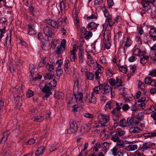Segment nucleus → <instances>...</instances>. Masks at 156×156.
Returning <instances> with one entry per match:
<instances>
[{"label":"nucleus","mask_w":156,"mask_h":156,"mask_svg":"<svg viewBox=\"0 0 156 156\" xmlns=\"http://www.w3.org/2000/svg\"><path fill=\"white\" fill-rule=\"evenodd\" d=\"M9 134V133L8 131L4 133L3 136L2 138V141H3V142H5L8 139Z\"/></svg>","instance_id":"24"},{"label":"nucleus","mask_w":156,"mask_h":156,"mask_svg":"<svg viewBox=\"0 0 156 156\" xmlns=\"http://www.w3.org/2000/svg\"><path fill=\"white\" fill-rule=\"evenodd\" d=\"M89 99V102L95 104L96 102V97L94 96L93 92H92Z\"/></svg>","instance_id":"20"},{"label":"nucleus","mask_w":156,"mask_h":156,"mask_svg":"<svg viewBox=\"0 0 156 156\" xmlns=\"http://www.w3.org/2000/svg\"><path fill=\"white\" fill-rule=\"evenodd\" d=\"M60 10L61 12H63L65 10V3L62 1L60 2L59 4Z\"/></svg>","instance_id":"37"},{"label":"nucleus","mask_w":156,"mask_h":156,"mask_svg":"<svg viewBox=\"0 0 156 156\" xmlns=\"http://www.w3.org/2000/svg\"><path fill=\"white\" fill-rule=\"evenodd\" d=\"M113 102L112 101H108L105 105V107L108 109H110L113 106Z\"/></svg>","instance_id":"42"},{"label":"nucleus","mask_w":156,"mask_h":156,"mask_svg":"<svg viewBox=\"0 0 156 156\" xmlns=\"http://www.w3.org/2000/svg\"><path fill=\"white\" fill-rule=\"evenodd\" d=\"M119 70L121 72L123 73H126L127 72V69L126 68V65L123 66L121 64L120 66H119Z\"/></svg>","instance_id":"29"},{"label":"nucleus","mask_w":156,"mask_h":156,"mask_svg":"<svg viewBox=\"0 0 156 156\" xmlns=\"http://www.w3.org/2000/svg\"><path fill=\"white\" fill-rule=\"evenodd\" d=\"M97 67L98 69L97 72L101 73L103 68L102 66L97 63Z\"/></svg>","instance_id":"58"},{"label":"nucleus","mask_w":156,"mask_h":156,"mask_svg":"<svg viewBox=\"0 0 156 156\" xmlns=\"http://www.w3.org/2000/svg\"><path fill=\"white\" fill-rule=\"evenodd\" d=\"M138 87H140L142 90H145V87L144 84L140 81L138 83Z\"/></svg>","instance_id":"56"},{"label":"nucleus","mask_w":156,"mask_h":156,"mask_svg":"<svg viewBox=\"0 0 156 156\" xmlns=\"http://www.w3.org/2000/svg\"><path fill=\"white\" fill-rule=\"evenodd\" d=\"M44 148V146H42L38 148L36 151V155H39L42 154Z\"/></svg>","instance_id":"28"},{"label":"nucleus","mask_w":156,"mask_h":156,"mask_svg":"<svg viewBox=\"0 0 156 156\" xmlns=\"http://www.w3.org/2000/svg\"><path fill=\"white\" fill-rule=\"evenodd\" d=\"M22 85L16 86L12 88V92H15L14 94L16 93H18L20 92H22Z\"/></svg>","instance_id":"10"},{"label":"nucleus","mask_w":156,"mask_h":156,"mask_svg":"<svg viewBox=\"0 0 156 156\" xmlns=\"http://www.w3.org/2000/svg\"><path fill=\"white\" fill-rule=\"evenodd\" d=\"M113 102L112 101H108L105 105V107L108 109H110L113 106Z\"/></svg>","instance_id":"44"},{"label":"nucleus","mask_w":156,"mask_h":156,"mask_svg":"<svg viewBox=\"0 0 156 156\" xmlns=\"http://www.w3.org/2000/svg\"><path fill=\"white\" fill-rule=\"evenodd\" d=\"M149 57L147 56H144L140 58V63L142 64H145L148 61Z\"/></svg>","instance_id":"31"},{"label":"nucleus","mask_w":156,"mask_h":156,"mask_svg":"<svg viewBox=\"0 0 156 156\" xmlns=\"http://www.w3.org/2000/svg\"><path fill=\"white\" fill-rule=\"evenodd\" d=\"M127 123L128 126L133 125L134 123V118H128L127 120Z\"/></svg>","instance_id":"33"},{"label":"nucleus","mask_w":156,"mask_h":156,"mask_svg":"<svg viewBox=\"0 0 156 156\" xmlns=\"http://www.w3.org/2000/svg\"><path fill=\"white\" fill-rule=\"evenodd\" d=\"M63 73V70L59 67H57L55 71V73L56 76L59 77H60Z\"/></svg>","instance_id":"27"},{"label":"nucleus","mask_w":156,"mask_h":156,"mask_svg":"<svg viewBox=\"0 0 156 156\" xmlns=\"http://www.w3.org/2000/svg\"><path fill=\"white\" fill-rule=\"evenodd\" d=\"M98 25V24H97L93 22H92L88 24L87 28L89 30H91L96 28Z\"/></svg>","instance_id":"13"},{"label":"nucleus","mask_w":156,"mask_h":156,"mask_svg":"<svg viewBox=\"0 0 156 156\" xmlns=\"http://www.w3.org/2000/svg\"><path fill=\"white\" fill-rule=\"evenodd\" d=\"M152 39V37L150 35H144L143 37V41L145 44H147L149 41H150Z\"/></svg>","instance_id":"16"},{"label":"nucleus","mask_w":156,"mask_h":156,"mask_svg":"<svg viewBox=\"0 0 156 156\" xmlns=\"http://www.w3.org/2000/svg\"><path fill=\"white\" fill-rule=\"evenodd\" d=\"M122 109L123 111H126L129 109V106L128 104H125L123 105L122 106Z\"/></svg>","instance_id":"63"},{"label":"nucleus","mask_w":156,"mask_h":156,"mask_svg":"<svg viewBox=\"0 0 156 156\" xmlns=\"http://www.w3.org/2000/svg\"><path fill=\"white\" fill-rule=\"evenodd\" d=\"M149 34L152 37V39L154 41L156 40V28L154 26L151 27L149 31Z\"/></svg>","instance_id":"7"},{"label":"nucleus","mask_w":156,"mask_h":156,"mask_svg":"<svg viewBox=\"0 0 156 156\" xmlns=\"http://www.w3.org/2000/svg\"><path fill=\"white\" fill-rule=\"evenodd\" d=\"M112 70L109 68L106 72V76L108 77H110L112 76L113 74L112 73Z\"/></svg>","instance_id":"57"},{"label":"nucleus","mask_w":156,"mask_h":156,"mask_svg":"<svg viewBox=\"0 0 156 156\" xmlns=\"http://www.w3.org/2000/svg\"><path fill=\"white\" fill-rule=\"evenodd\" d=\"M40 86L41 87H44L42 89V91L44 92H49L51 91V87L49 85L48 83H46V82L42 81L40 83Z\"/></svg>","instance_id":"6"},{"label":"nucleus","mask_w":156,"mask_h":156,"mask_svg":"<svg viewBox=\"0 0 156 156\" xmlns=\"http://www.w3.org/2000/svg\"><path fill=\"white\" fill-rule=\"evenodd\" d=\"M92 35V33L90 31H86L83 34L84 37L85 39H87L88 37L91 36Z\"/></svg>","instance_id":"53"},{"label":"nucleus","mask_w":156,"mask_h":156,"mask_svg":"<svg viewBox=\"0 0 156 156\" xmlns=\"http://www.w3.org/2000/svg\"><path fill=\"white\" fill-rule=\"evenodd\" d=\"M137 147L136 145L128 144L125 146V149L128 151H133L136 150Z\"/></svg>","instance_id":"11"},{"label":"nucleus","mask_w":156,"mask_h":156,"mask_svg":"<svg viewBox=\"0 0 156 156\" xmlns=\"http://www.w3.org/2000/svg\"><path fill=\"white\" fill-rule=\"evenodd\" d=\"M69 124V128L67 130V133L70 134L76 131L78 129V126L76 121L73 120H71Z\"/></svg>","instance_id":"2"},{"label":"nucleus","mask_w":156,"mask_h":156,"mask_svg":"<svg viewBox=\"0 0 156 156\" xmlns=\"http://www.w3.org/2000/svg\"><path fill=\"white\" fill-rule=\"evenodd\" d=\"M111 139L114 142H117V141L119 140L120 139L119 138L118 136V135L116 133L112 136Z\"/></svg>","instance_id":"30"},{"label":"nucleus","mask_w":156,"mask_h":156,"mask_svg":"<svg viewBox=\"0 0 156 156\" xmlns=\"http://www.w3.org/2000/svg\"><path fill=\"white\" fill-rule=\"evenodd\" d=\"M101 93L102 94H106L109 93L110 91H111V93L112 94V88L108 84H105L101 85Z\"/></svg>","instance_id":"4"},{"label":"nucleus","mask_w":156,"mask_h":156,"mask_svg":"<svg viewBox=\"0 0 156 156\" xmlns=\"http://www.w3.org/2000/svg\"><path fill=\"white\" fill-rule=\"evenodd\" d=\"M102 10L105 17H108L109 16V14L107 10L105 8H103Z\"/></svg>","instance_id":"59"},{"label":"nucleus","mask_w":156,"mask_h":156,"mask_svg":"<svg viewBox=\"0 0 156 156\" xmlns=\"http://www.w3.org/2000/svg\"><path fill=\"white\" fill-rule=\"evenodd\" d=\"M111 34L109 32L106 35V38L105 37V34H103V36L104 37L103 40L109 41L111 38Z\"/></svg>","instance_id":"45"},{"label":"nucleus","mask_w":156,"mask_h":156,"mask_svg":"<svg viewBox=\"0 0 156 156\" xmlns=\"http://www.w3.org/2000/svg\"><path fill=\"white\" fill-rule=\"evenodd\" d=\"M120 125L119 126L121 127H123L127 126V121L125 119H121L119 122Z\"/></svg>","instance_id":"25"},{"label":"nucleus","mask_w":156,"mask_h":156,"mask_svg":"<svg viewBox=\"0 0 156 156\" xmlns=\"http://www.w3.org/2000/svg\"><path fill=\"white\" fill-rule=\"evenodd\" d=\"M22 99L20 96H18L16 98V103L18 106H20L22 104Z\"/></svg>","instance_id":"50"},{"label":"nucleus","mask_w":156,"mask_h":156,"mask_svg":"<svg viewBox=\"0 0 156 156\" xmlns=\"http://www.w3.org/2000/svg\"><path fill=\"white\" fill-rule=\"evenodd\" d=\"M117 142L116 145L119 147H125V146H126V144H124L123 142L120 140V139H119V140L117 141Z\"/></svg>","instance_id":"35"},{"label":"nucleus","mask_w":156,"mask_h":156,"mask_svg":"<svg viewBox=\"0 0 156 156\" xmlns=\"http://www.w3.org/2000/svg\"><path fill=\"white\" fill-rule=\"evenodd\" d=\"M5 108L4 101L1 100L0 101V115Z\"/></svg>","instance_id":"39"},{"label":"nucleus","mask_w":156,"mask_h":156,"mask_svg":"<svg viewBox=\"0 0 156 156\" xmlns=\"http://www.w3.org/2000/svg\"><path fill=\"white\" fill-rule=\"evenodd\" d=\"M101 85H99L98 87H96L93 89V94L95 93V94H97L98 93L99 90H100L101 92Z\"/></svg>","instance_id":"47"},{"label":"nucleus","mask_w":156,"mask_h":156,"mask_svg":"<svg viewBox=\"0 0 156 156\" xmlns=\"http://www.w3.org/2000/svg\"><path fill=\"white\" fill-rule=\"evenodd\" d=\"M46 68L47 69H48L49 71V72H54V66L53 65L47 64L46 66Z\"/></svg>","instance_id":"32"},{"label":"nucleus","mask_w":156,"mask_h":156,"mask_svg":"<svg viewBox=\"0 0 156 156\" xmlns=\"http://www.w3.org/2000/svg\"><path fill=\"white\" fill-rule=\"evenodd\" d=\"M87 79L90 80H93L94 79V74L89 72H87L85 73Z\"/></svg>","instance_id":"21"},{"label":"nucleus","mask_w":156,"mask_h":156,"mask_svg":"<svg viewBox=\"0 0 156 156\" xmlns=\"http://www.w3.org/2000/svg\"><path fill=\"white\" fill-rule=\"evenodd\" d=\"M55 75L54 72H51L46 74L44 76V78L46 80H51L52 79Z\"/></svg>","instance_id":"17"},{"label":"nucleus","mask_w":156,"mask_h":156,"mask_svg":"<svg viewBox=\"0 0 156 156\" xmlns=\"http://www.w3.org/2000/svg\"><path fill=\"white\" fill-rule=\"evenodd\" d=\"M149 75H151L153 76H156V69L154 70H152L150 71Z\"/></svg>","instance_id":"64"},{"label":"nucleus","mask_w":156,"mask_h":156,"mask_svg":"<svg viewBox=\"0 0 156 156\" xmlns=\"http://www.w3.org/2000/svg\"><path fill=\"white\" fill-rule=\"evenodd\" d=\"M76 51V48L75 47H73V49L71 51V55L70 56V61L73 62L74 61L76 58L75 51Z\"/></svg>","instance_id":"15"},{"label":"nucleus","mask_w":156,"mask_h":156,"mask_svg":"<svg viewBox=\"0 0 156 156\" xmlns=\"http://www.w3.org/2000/svg\"><path fill=\"white\" fill-rule=\"evenodd\" d=\"M59 145L58 143H55L54 144H51L50 145L49 149L51 152H52L58 149Z\"/></svg>","instance_id":"19"},{"label":"nucleus","mask_w":156,"mask_h":156,"mask_svg":"<svg viewBox=\"0 0 156 156\" xmlns=\"http://www.w3.org/2000/svg\"><path fill=\"white\" fill-rule=\"evenodd\" d=\"M48 24L55 28H57L58 27V24L57 22L51 20H48L47 21Z\"/></svg>","instance_id":"12"},{"label":"nucleus","mask_w":156,"mask_h":156,"mask_svg":"<svg viewBox=\"0 0 156 156\" xmlns=\"http://www.w3.org/2000/svg\"><path fill=\"white\" fill-rule=\"evenodd\" d=\"M142 4L143 6L142 9L143 11H148L149 10H151L150 7H149V5H145V3H143Z\"/></svg>","instance_id":"54"},{"label":"nucleus","mask_w":156,"mask_h":156,"mask_svg":"<svg viewBox=\"0 0 156 156\" xmlns=\"http://www.w3.org/2000/svg\"><path fill=\"white\" fill-rule=\"evenodd\" d=\"M33 95L34 93L33 92L30 90H28L27 92L26 96L27 98H30L33 96Z\"/></svg>","instance_id":"55"},{"label":"nucleus","mask_w":156,"mask_h":156,"mask_svg":"<svg viewBox=\"0 0 156 156\" xmlns=\"http://www.w3.org/2000/svg\"><path fill=\"white\" fill-rule=\"evenodd\" d=\"M64 46L61 43V44L59 47H57V49L56 50V53L57 54H59L62 53L63 51L64 50Z\"/></svg>","instance_id":"14"},{"label":"nucleus","mask_w":156,"mask_h":156,"mask_svg":"<svg viewBox=\"0 0 156 156\" xmlns=\"http://www.w3.org/2000/svg\"><path fill=\"white\" fill-rule=\"evenodd\" d=\"M103 41L106 48L108 49L110 48L111 46V44L109 41L106 40H103Z\"/></svg>","instance_id":"48"},{"label":"nucleus","mask_w":156,"mask_h":156,"mask_svg":"<svg viewBox=\"0 0 156 156\" xmlns=\"http://www.w3.org/2000/svg\"><path fill=\"white\" fill-rule=\"evenodd\" d=\"M76 101H80L82 100L83 98V94L81 93L78 92L77 94H74Z\"/></svg>","instance_id":"23"},{"label":"nucleus","mask_w":156,"mask_h":156,"mask_svg":"<svg viewBox=\"0 0 156 156\" xmlns=\"http://www.w3.org/2000/svg\"><path fill=\"white\" fill-rule=\"evenodd\" d=\"M64 94L62 92H58L55 94V96L58 99L62 98L64 97Z\"/></svg>","instance_id":"40"},{"label":"nucleus","mask_w":156,"mask_h":156,"mask_svg":"<svg viewBox=\"0 0 156 156\" xmlns=\"http://www.w3.org/2000/svg\"><path fill=\"white\" fill-rule=\"evenodd\" d=\"M123 104L122 103H116V105L117 106L114 110L111 111V113L113 115H116L118 113L119 111L122 108Z\"/></svg>","instance_id":"8"},{"label":"nucleus","mask_w":156,"mask_h":156,"mask_svg":"<svg viewBox=\"0 0 156 156\" xmlns=\"http://www.w3.org/2000/svg\"><path fill=\"white\" fill-rule=\"evenodd\" d=\"M112 61L114 63H116L118 67H119V66H120L121 63L120 59L118 58H114L113 59Z\"/></svg>","instance_id":"49"},{"label":"nucleus","mask_w":156,"mask_h":156,"mask_svg":"<svg viewBox=\"0 0 156 156\" xmlns=\"http://www.w3.org/2000/svg\"><path fill=\"white\" fill-rule=\"evenodd\" d=\"M144 117V115L143 114L142 112H141L139 113L137 115H136V118L140 120V121H142L143 120Z\"/></svg>","instance_id":"36"},{"label":"nucleus","mask_w":156,"mask_h":156,"mask_svg":"<svg viewBox=\"0 0 156 156\" xmlns=\"http://www.w3.org/2000/svg\"><path fill=\"white\" fill-rule=\"evenodd\" d=\"M151 81V80L150 77H146L145 79L144 80L145 83L146 84H150Z\"/></svg>","instance_id":"61"},{"label":"nucleus","mask_w":156,"mask_h":156,"mask_svg":"<svg viewBox=\"0 0 156 156\" xmlns=\"http://www.w3.org/2000/svg\"><path fill=\"white\" fill-rule=\"evenodd\" d=\"M43 32L48 37H51L54 35L52 29L49 27L46 26L43 28Z\"/></svg>","instance_id":"5"},{"label":"nucleus","mask_w":156,"mask_h":156,"mask_svg":"<svg viewBox=\"0 0 156 156\" xmlns=\"http://www.w3.org/2000/svg\"><path fill=\"white\" fill-rule=\"evenodd\" d=\"M101 118L103 121L101 123V126H106V124L107 123L108 121L109 120V116L107 115L102 114Z\"/></svg>","instance_id":"9"},{"label":"nucleus","mask_w":156,"mask_h":156,"mask_svg":"<svg viewBox=\"0 0 156 156\" xmlns=\"http://www.w3.org/2000/svg\"><path fill=\"white\" fill-rule=\"evenodd\" d=\"M58 79L54 78L52 81H51L50 83H48L49 85L51 87H55L57 85V82L58 81Z\"/></svg>","instance_id":"22"},{"label":"nucleus","mask_w":156,"mask_h":156,"mask_svg":"<svg viewBox=\"0 0 156 156\" xmlns=\"http://www.w3.org/2000/svg\"><path fill=\"white\" fill-rule=\"evenodd\" d=\"M124 43H125V45L126 47H129L131 46L132 44V41L130 38L129 37H127L126 41H123Z\"/></svg>","instance_id":"26"},{"label":"nucleus","mask_w":156,"mask_h":156,"mask_svg":"<svg viewBox=\"0 0 156 156\" xmlns=\"http://www.w3.org/2000/svg\"><path fill=\"white\" fill-rule=\"evenodd\" d=\"M140 50L139 48H136L134 49L133 52V55L138 56L140 57Z\"/></svg>","instance_id":"34"},{"label":"nucleus","mask_w":156,"mask_h":156,"mask_svg":"<svg viewBox=\"0 0 156 156\" xmlns=\"http://www.w3.org/2000/svg\"><path fill=\"white\" fill-rule=\"evenodd\" d=\"M109 83L112 86L115 85V80L112 79H110L109 80Z\"/></svg>","instance_id":"62"},{"label":"nucleus","mask_w":156,"mask_h":156,"mask_svg":"<svg viewBox=\"0 0 156 156\" xmlns=\"http://www.w3.org/2000/svg\"><path fill=\"white\" fill-rule=\"evenodd\" d=\"M30 69H30L31 76L33 77V81H37L41 79L42 76L38 75V73L37 72V69L34 67L33 65H30Z\"/></svg>","instance_id":"1"},{"label":"nucleus","mask_w":156,"mask_h":156,"mask_svg":"<svg viewBox=\"0 0 156 156\" xmlns=\"http://www.w3.org/2000/svg\"><path fill=\"white\" fill-rule=\"evenodd\" d=\"M122 82L120 79L118 78H116V81H115V85L118 87L121 86L122 85Z\"/></svg>","instance_id":"52"},{"label":"nucleus","mask_w":156,"mask_h":156,"mask_svg":"<svg viewBox=\"0 0 156 156\" xmlns=\"http://www.w3.org/2000/svg\"><path fill=\"white\" fill-rule=\"evenodd\" d=\"M155 146V143L149 141L144 143L142 146L141 147V148L143 151L147 150L150 148H151L153 150H154V148Z\"/></svg>","instance_id":"3"},{"label":"nucleus","mask_w":156,"mask_h":156,"mask_svg":"<svg viewBox=\"0 0 156 156\" xmlns=\"http://www.w3.org/2000/svg\"><path fill=\"white\" fill-rule=\"evenodd\" d=\"M113 102L112 101H108L105 105V107L108 109H110L113 106Z\"/></svg>","instance_id":"43"},{"label":"nucleus","mask_w":156,"mask_h":156,"mask_svg":"<svg viewBox=\"0 0 156 156\" xmlns=\"http://www.w3.org/2000/svg\"><path fill=\"white\" fill-rule=\"evenodd\" d=\"M141 130L137 127L130 128L129 129V132L132 134L138 133L140 132Z\"/></svg>","instance_id":"18"},{"label":"nucleus","mask_w":156,"mask_h":156,"mask_svg":"<svg viewBox=\"0 0 156 156\" xmlns=\"http://www.w3.org/2000/svg\"><path fill=\"white\" fill-rule=\"evenodd\" d=\"M106 20L108 21V25L109 26L111 27L112 25H113L114 22H112V19L108 17L106 19Z\"/></svg>","instance_id":"60"},{"label":"nucleus","mask_w":156,"mask_h":156,"mask_svg":"<svg viewBox=\"0 0 156 156\" xmlns=\"http://www.w3.org/2000/svg\"><path fill=\"white\" fill-rule=\"evenodd\" d=\"M43 117L41 115L36 116L34 117V120L37 122H41L44 119Z\"/></svg>","instance_id":"38"},{"label":"nucleus","mask_w":156,"mask_h":156,"mask_svg":"<svg viewBox=\"0 0 156 156\" xmlns=\"http://www.w3.org/2000/svg\"><path fill=\"white\" fill-rule=\"evenodd\" d=\"M117 132L116 133L119 136H123L125 133V131L122 130L120 129H117Z\"/></svg>","instance_id":"46"},{"label":"nucleus","mask_w":156,"mask_h":156,"mask_svg":"<svg viewBox=\"0 0 156 156\" xmlns=\"http://www.w3.org/2000/svg\"><path fill=\"white\" fill-rule=\"evenodd\" d=\"M113 102L112 101H108L105 105V107L108 109H110L113 106Z\"/></svg>","instance_id":"41"},{"label":"nucleus","mask_w":156,"mask_h":156,"mask_svg":"<svg viewBox=\"0 0 156 156\" xmlns=\"http://www.w3.org/2000/svg\"><path fill=\"white\" fill-rule=\"evenodd\" d=\"M83 115L86 118L90 119L94 117V115L93 114L89 113H83Z\"/></svg>","instance_id":"51"}]
</instances>
